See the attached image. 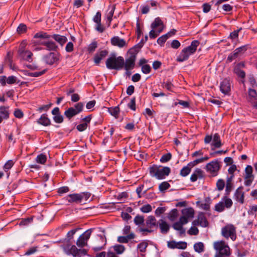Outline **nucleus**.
I'll list each match as a JSON object with an SVG mask.
<instances>
[{"mask_svg":"<svg viewBox=\"0 0 257 257\" xmlns=\"http://www.w3.org/2000/svg\"><path fill=\"white\" fill-rule=\"evenodd\" d=\"M106 67L109 70H120L123 65V57L111 53L105 62Z\"/></svg>","mask_w":257,"mask_h":257,"instance_id":"f257e3e1","label":"nucleus"},{"mask_svg":"<svg viewBox=\"0 0 257 257\" xmlns=\"http://www.w3.org/2000/svg\"><path fill=\"white\" fill-rule=\"evenodd\" d=\"M149 172L152 177L158 180H162L168 176L171 172V169L168 167H159L154 165L149 168Z\"/></svg>","mask_w":257,"mask_h":257,"instance_id":"f03ea898","label":"nucleus"},{"mask_svg":"<svg viewBox=\"0 0 257 257\" xmlns=\"http://www.w3.org/2000/svg\"><path fill=\"white\" fill-rule=\"evenodd\" d=\"M213 247L216 251L214 257H226L230 254V248L224 241L214 242Z\"/></svg>","mask_w":257,"mask_h":257,"instance_id":"7ed1b4c3","label":"nucleus"},{"mask_svg":"<svg viewBox=\"0 0 257 257\" xmlns=\"http://www.w3.org/2000/svg\"><path fill=\"white\" fill-rule=\"evenodd\" d=\"M138 52L139 50H137L136 48H132L128 50L127 53L129 56L125 60L123 59L122 69L127 70H132L135 68L137 55Z\"/></svg>","mask_w":257,"mask_h":257,"instance_id":"20e7f679","label":"nucleus"},{"mask_svg":"<svg viewBox=\"0 0 257 257\" xmlns=\"http://www.w3.org/2000/svg\"><path fill=\"white\" fill-rule=\"evenodd\" d=\"M145 225L147 227H141L140 229V232H142V234L144 235H147V233H151L154 231L158 227V223L155 216L152 215L149 216L147 218Z\"/></svg>","mask_w":257,"mask_h":257,"instance_id":"39448f33","label":"nucleus"},{"mask_svg":"<svg viewBox=\"0 0 257 257\" xmlns=\"http://www.w3.org/2000/svg\"><path fill=\"white\" fill-rule=\"evenodd\" d=\"M221 234L225 238H230L234 241L236 238V227L232 224H227L222 228Z\"/></svg>","mask_w":257,"mask_h":257,"instance_id":"423d86ee","label":"nucleus"},{"mask_svg":"<svg viewBox=\"0 0 257 257\" xmlns=\"http://www.w3.org/2000/svg\"><path fill=\"white\" fill-rule=\"evenodd\" d=\"M204 141L205 144H208L212 141L211 143L212 150H214L215 148H219L222 145L220 136L217 133L215 134L213 137L211 135H206Z\"/></svg>","mask_w":257,"mask_h":257,"instance_id":"0eeeda50","label":"nucleus"},{"mask_svg":"<svg viewBox=\"0 0 257 257\" xmlns=\"http://www.w3.org/2000/svg\"><path fill=\"white\" fill-rule=\"evenodd\" d=\"M233 204L232 201L231 199L225 196L222 199V201L216 204L215 206V210L219 212L224 211L225 208L227 209L230 208Z\"/></svg>","mask_w":257,"mask_h":257,"instance_id":"6e6552de","label":"nucleus"},{"mask_svg":"<svg viewBox=\"0 0 257 257\" xmlns=\"http://www.w3.org/2000/svg\"><path fill=\"white\" fill-rule=\"evenodd\" d=\"M220 167L219 161L215 160L207 164L206 165V169L207 172L211 174L212 176H215L217 175Z\"/></svg>","mask_w":257,"mask_h":257,"instance_id":"1a4fd4ad","label":"nucleus"},{"mask_svg":"<svg viewBox=\"0 0 257 257\" xmlns=\"http://www.w3.org/2000/svg\"><path fill=\"white\" fill-rule=\"evenodd\" d=\"M92 229H89L85 231L78 238L76 244L78 247H83L87 245V241L91 234Z\"/></svg>","mask_w":257,"mask_h":257,"instance_id":"9d476101","label":"nucleus"},{"mask_svg":"<svg viewBox=\"0 0 257 257\" xmlns=\"http://www.w3.org/2000/svg\"><path fill=\"white\" fill-rule=\"evenodd\" d=\"M45 62L50 65L58 63L60 60V55L58 53L50 52L43 57Z\"/></svg>","mask_w":257,"mask_h":257,"instance_id":"9b49d317","label":"nucleus"},{"mask_svg":"<svg viewBox=\"0 0 257 257\" xmlns=\"http://www.w3.org/2000/svg\"><path fill=\"white\" fill-rule=\"evenodd\" d=\"M192 224L194 226L200 225L204 227H207L208 225V222L204 213L203 212L199 213L197 219L192 222Z\"/></svg>","mask_w":257,"mask_h":257,"instance_id":"f8f14e48","label":"nucleus"},{"mask_svg":"<svg viewBox=\"0 0 257 257\" xmlns=\"http://www.w3.org/2000/svg\"><path fill=\"white\" fill-rule=\"evenodd\" d=\"M199 44L200 42L198 41L194 40L191 42L190 45L184 48V50L188 58L190 56L195 53Z\"/></svg>","mask_w":257,"mask_h":257,"instance_id":"ddd939ff","label":"nucleus"},{"mask_svg":"<svg viewBox=\"0 0 257 257\" xmlns=\"http://www.w3.org/2000/svg\"><path fill=\"white\" fill-rule=\"evenodd\" d=\"M18 53L22 59L30 62L32 61L33 53L30 51L25 50L23 47L19 48Z\"/></svg>","mask_w":257,"mask_h":257,"instance_id":"4468645a","label":"nucleus"},{"mask_svg":"<svg viewBox=\"0 0 257 257\" xmlns=\"http://www.w3.org/2000/svg\"><path fill=\"white\" fill-rule=\"evenodd\" d=\"M101 14L100 12H97L93 18V21L96 23L95 29L100 33H102L104 31V27L101 23Z\"/></svg>","mask_w":257,"mask_h":257,"instance_id":"2eb2a0df","label":"nucleus"},{"mask_svg":"<svg viewBox=\"0 0 257 257\" xmlns=\"http://www.w3.org/2000/svg\"><path fill=\"white\" fill-rule=\"evenodd\" d=\"M66 200L70 203H80L81 201L80 193L69 194L66 197Z\"/></svg>","mask_w":257,"mask_h":257,"instance_id":"dca6fc26","label":"nucleus"},{"mask_svg":"<svg viewBox=\"0 0 257 257\" xmlns=\"http://www.w3.org/2000/svg\"><path fill=\"white\" fill-rule=\"evenodd\" d=\"M221 91L224 94H228L230 91V84L229 79H224L220 83Z\"/></svg>","mask_w":257,"mask_h":257,"instance_id":"f3484780","label":"nucleus"},{"mask_svg":"<svg viewBox=\"0 0 257 257\" xmlns=\"http://www.w3.org/2000/svg\"><path fill=\"white\" fill-rule=\"evenodd\" d=\"M111 43L112 45L122 48L126 44V42L123 39L120 38L118 36H115L111 38Z\"/></svg>","mask_w":257,"mask_h":257,"instance_id":"a211bd4d","label":"nucleus"},{"mask_svg":"<svg viewBox=\"0 0 257 257\" xmlns=\"http://www.w3.org/2000/svg\"><path fill=\"white\" fill-rule=\"evenodd\" d=\"M242 187H238L235 191L234 193L235 199L237 201L241 204L244 203V192L242 191Z\"/></svg>","mask_w":257,"mask_h":257,"instance_id":"6ab92c4d","label":"nucleus"},{"mask_svg":"<svg viewBox=\"0 0 257 257\" xmlns=\"http://www.w3.org/2000/svg\"><path fill=\"white\" fill-rule=\"evenodd\" d=\"M158 226L162 234H167L170 229L169 224L164 220L160 219L158 222Z\"/></svg>","mask_w":257,"mask_h":257,"instance_id":"aec40b11","label":"nucleus"},{"mask_svg":"<svg viewBox=\"0 0 257 257\" xmlns=\"http://www.w3.org/2000/svg\"><path fill=\"white\" fill-rule=\"evenodd\" d=\"M108 54L106 50H102L97 53L94 57V61L96 64L98 65L101 60L105 58Z\"/></svg>","mask_w":257,"mask_h":257,"instance_id":"412c9836","label":"nucleus"},{"mask_svg":"<svg viewBox=\"0 0 257 257\" xmlns=\"http://www.w3.org/2000/svg\"><path fill=\"white\" fill-rule=\"evenodd\" d=\"M10 112L9 107H0V123L4 119H7L9 117Z\"/></svg>","mask_w":257,"mask_h":257,"instance_id":"4be33fe9","label":"nucleus"},{"mask_svg":"<svg viewBox=\"0 0 257 257\" xmlns=\"http://www.w3.org/2000/svg\"><path fill=\"white\" fill-rule=\"evenodd\" d=\"M136 235L133 232H131L126 236H119L117 237V241L120 243H127L131 239L135 238Z\"/></svg>","mask_w":257,"mask_h":257,"instance_id":"5701e85b","label":"nucleus"},{"mask_svg":"<svg viewBox=\"0 0 257 257\" xmlns=\"http://www.w3.org/2000/svg\"><path fill=\"white\" fill-rule=\"evenodd\" d=\"M37 122L44 126H48L51 124V121L47 117V115L46 114H43L40 118L37 120Z\"/></svg>","mask_w":257,"mask_h":257,"instance_id":"b1692460","label":"nucleus"},{"mask_svg":"<svg viewBox=\"0 0 257 257\" xmlns=\"http://www.w3.org/2000/svg\"><path fill=\"white\" fill-rule=\"evenodd\" d=\"M52 38L59 43L61 46L63 45L67 41V39L65 36L58 34H54L52 35Z\"/></svg>","mask_w":257,"mask_h":257,"instance_id":"393cba45","label":"nucleus"},{"mask_svg":"<svg viewBox=\"0 0 257 257\" xmlns=\"http://www.w3.org/2000/svg\"><path fill=\"white\" fill-rule=\"evenodd\" d=\"M183 216H186L188 219L192 218L194 217V210L192 208H187L182 210Z\"/></svg>","mask_w":257,"mask_h":257,"instance_id":"a878e982","label":"nucleus"},{"mask_svg":"<svg viewBox=\"0 0 257 257\" xmlns=\"http://www.w3.org/2000/svg\"><path fill=\"white\" fill-rule=\"evenodd\" d=\"M44 46L49 51H56L58 48V46L55 42L49 40H48L46 43H44Z\"/></svg>","mask_w":257,"mask_h":257,"instance_id":"bb28decb","label":"nucleus"},{"mask_svg":"<svg viewBox=\"0 0 257 257\" xmlns=\"http://www.w3.org/2000/svg\"><path fill=\"white\" fill-rule=\"evenodd\" d=\"M77 114L75 109L72 107H69L64 112L65 115L69 119Z\"/></svg>","mask_w":257,"mask_h":257,"instance_id":"cd10ccee","label":"nucleus"},{"mask_svg":"<svg viewBox=\"0 0 257 257\" xmlns=\"http://www.w3.org/2000/svg\"><path fill=\"white\" fill-rule=\"evenodd\" d=\"M173 227L174 229L179 231L180 235L184 234L185 230L183 227V225L179 221L175 222L173 225Z\"/></svg>","mask_w":257,"mask_h":257,"instance_id":"c85d7f7f","label":"nucleus"},{"mask_svg":"<svg viewBox=\"0 0 257 257\" xmlns=\"http://www.w3.org/2000/svg\"><path fill=\"white\" fill-rule=\"evenodd\" d=\"M252 172V167L250 165H247L245 169L244 178H254Z\"/></svg>","mask_w":257,"mask_h":257,"instance_id":"c756f323","label":"nucleus"},{"mask_svg":"<svg viewBox=\"0 0 257 257\" xmlns=\"http://www.w3.org/2000/svg\"><path fill=\"white\" fill-rule=\"evenodd\" d=\"M188 59V57L184 50V49L181 51L180 54L177 56L176 61L179 62H182L185 61H186Z\"/></svg>","mask_w":257,"mask_h":257,"instance_id":"7c9ffc66","label":"nucleus"},{"mask_svg":"<svg viewBox=\"0 0 257 257\" xmlns=\"http://www.w3.org/2000/svg\"><path fill=\"white\" fill-rule=\"evenodd\" d=\"M35 38H41L44 39H49L52 38V36L48 34L46 32H40L36 33L34 36Z\"/></svg>","mask_w":257,"mask_h":257,"instance_id":"2f4dec72","label":"nucleus"},{"mask_svg":"<svg viewBox=\"0 0 257 257\" xmlns=\"http://www.w3.org/2000/svg\"><path fill=\"white\" fill-rule=\"evenodd\" d=\"M194 250L196 252H197L198 253H201V252L204 251V244L201 242H199L196 243L194 245Z\"/></svg>","mask_w":257,"mask_h":257,"instance_id":"473e14b6","label":"nucleus"},{"mask_svg":"<svg viewBox=\"0 0 257 257\" xmlns=\"http://www.w3.org/2000/svg\"><path fill=\"white\" fill-rule=\"evenodd\" d=\"M162 86L164 88H166L169 91H172V88L174 87L172 83L171 80H170V79L167 80L166 81L163 82Z\"/></svg>","mask_w":257,"mask_h":257,"instance_id":"72a5a7b5","label":"nucleus"},{"mask_svg":"<svg viewBox=\"0 0 257 257\" xmlns=\"http://www.w3.org/2000/svg\"><path fill=\"white\" fill-rule=\"evenodd\" d=\"M114 250L117 254H121L125 250V247L123 245L116 244L113 246Z\"/></svg>","mask_w":257,"mask_h":257,"instance_id":"f704fd0d","label":"nucleus"},{"mask_svg":"<svg viewBox=\"0 0 257 257\" xmlns=\"http://www.w3.org/2000/svg\"><path fill=\"white\" fill-rule=\"evenodd\" d=\"M170 187V185L167 182H163L159 186V189L161 192H165L166 190Z\"/></svg>","mask_w":257,"mask_h":257,"instance_id":"c9c22d12","label":"nucleus"},{"mask_svg":"<svg viewBox=\"0 0 257 257\" xmlns=\"http://www.w3.org/2000/svg\"><path fill=\"white\" fill-rule=\"evenodd\" d=\"M47 158L45 155L43 154H41L37 156L36 161L41 164H44L46 162Z\"/></svg>","mask_w":257,"mask_h":257,"instance_id":"e433bc0d","label":"nucleus"},{"mask_svg":"<svg viewBox=\"0 0 257 257\" xmlns=\"http://www.w3.org/2000/svg\"><path fill=\"white\" fill-rule=\"evenodd\" d=\"M100 239L103 242V245L102 246H95L93 248V250L95 251H98L99 250H102L104 248V246L106 244V240L105 237H104L102 235H100Z\"/></svg>","mask_w":257,"mask_h":257,"instance_id":"4c0bfd02","label":"nucleus"},{"mask_svg":"<svg viewBox=\"0 0 257 257\" xmlns=\"http://www.w3.org/2000/svg\"><path fill=\"white\" fill-rule=\"evenodd\" d=\"M134 223L137 225L142 224L144 222V217L143 216L137 215L134 218Z\"/></svg>","mask_w":257,"mask_h":257,"instance_id":"58836bf2","label":"nucleus"},{"mask_svg":"<svg viewBox=\"0 0 257 257\" xmlns=\"http://www.w3.org/2000/svg\"><path fill=\"white\" fill-rule=\"evenodd\" d=\"M234 72L238 76L241 78H244L245 76V73L244 71L241 70L238 67H235L234 69Z\"/></svg>","mask_w":257,"mask_h":257,"instance_id":"ea45409f","label":"nucleus"},{"mask_svg":"<svg viewBox=\"0 0 257 257\" xmlns=\"http://www.w3.org/2000/svg\"><path fill=\"white\" fill-rule=\"evenodd\" d=\"M79 249L74 245H72L69 249L70 254H71L74 256H79Z\"/></svg>","mask_w":257,"mask_h":257,"instance_id":"a19ab883","label":"nucleus"},{"mask_svg":"<svg viewBox=\"0 0 257 257\" xmlns=\"http://www.w3.org/2000/svg\"><path fill=\"white\" fill-rule=\"evenodd\" d=\"M163 25V22L159 18H157L151 25V28L153 29L157 28V27L162 26Z\"/></svg>","mask_w":257,"mask_h":257,"instance_id":"79ce46f5","label":"nucleus"},{"mask_svg":"<svg viewBox=\"0 0 257 257\" xmlns=\"http://www.w3.org/2000/svg\"><path fill=\"white\" fill-rule=\"evenodd\" d=\"M191 169L189 168V166H185L180 171V174L181 176L183 177H186L187 176L190 172Z\"/></svg>","mask_w":257,"mask_h":257,"instance_id":"37998d69","label":"nucleus"},{"mask_svg":"<svg viewBox=\"0 0 257 257\" xmlns=\"http://www.w3.org/2000/svg\"><path fill=\"white\" fill-rule=\"evenodd\" d=\"M148 244L146 242H142L138 245V249H139L140 252H144L146 251V248L147 247Z\"/></svg>","mask_w":257,"mask_h":257,"instance_id":"c03bdc74","label":"nucleus"},{"mask_svg":"<svg viewBox=\"0 0 257 257\" xmlns=\"http://www.w3.org/2000/svg\"><path fill=\"white\" fill-rule=\"evenodd\" d=\"M177 216V210L176 209H172L168 214L169 219L173 221L175 219Z\"/></svg>","mask_w":257,"mask_h":257,"instance_id":"a18cd8bd","label":"nucleus"},{"mask_svg":"<svg viewBox=\"0 0 257 257\" xmlns=\"http://www.w3.org/2000/svg\"><path fill=\"white\" fill-rule=\"evenodd\" d=\"M207 200L209 201L210 199L209 198H206V202L200 203V207L206 211L209 210L210 209V202H207Z\"/></svg>","mask_w":257,"mask_h":257,"instance_id":"49530a36","label":"nucleus"},{"mask_svg":"<svg viewBox=\"0 0 257 257\" xmlns=\"http://www.w3.org/2000/svg\"><path fill=\"white\" fill-rule=\"evenodd\" d=\"M140 210L143 213H149L152 210V208L151 205L146 204L142 206Z\"/></svg>","mask_w":257,"mask_h":257,"instance_id":"de8ad7c7","label":"nucleus"},{"mask_svg":"<svg viewBox=\"0 0 257 257\" xmlns=\"http://www.w3.org/2000/svg\"><path fill=\"white\" fill-rule=\"evenodd\" d=\"M257 212V205H254L249 206V208L248 210V214L249 215L256 216V213Z\"/></svg>","mask_w":257,"mask_h":257,"instance_id":"09e8293b","label":"nucleus"},{"mask_svg":"<svg viewBox=\"0 0 257 257\" xmlns=\"http://www.w3.org/2000/svg\"><path fill=\"white\" fill-rule=\"evenodd\" d=\"M14 165V162L12 160H10L8 161L5 164L4 166V169L5 171H8Z\"/></svg>","mask_w":257,"mask_h":257,"instance_id":"8fccbe9b","label":"nucleus"},{"mask_svg":"<svg viewBox=\"0 0 257 257\" xmlns=\"http://www.w3.org/2000/svg\"><path fill=\"white\" fill-rule=\"evenodd\" d=\"M168 38L169 36H168V34L164 35L158 39L157 43L159 44L162 45L165 43Z\"/></svg>","mask_w":257,"mask_h":257,"instance_id":"3c124183","label":"nucleus"},{"mask_svg":"<svg viewBox=\"0 0 257 257\" xmlns=\"http://www.w3.org/2000/svg\"><path fill=\"white\" fill-rule=\"evenodd\" d=\"M171 154L169 153L163 155L160 159V161L162 163H165L169 161L171 159Z\"/></svg>","mask_w":257,"mask_h":257,"instance_id":"603ef678","label":"nucleus"},{"mask_svg":"<svg viewBox=\"0 0 257 257\" xmlns=\"http://www.w3.org/2000/svg\"><path fill=\"white\" fill-rule=\"evenodd\" d=\"M115 10V6H112L110 8V10L107 15V19L108 21L110 23L112 20V17L113 16L114 12Z\"/></svg>","mask_w":257,"mask_h":257,"instance_id":"864d4df0","label":"nucleus"},{"mask_svg":"<svg viewBox=\"0 0 257 257\" xmlns=\"http://www.w3.org/2000/svg\"><path fill=\"white\" fill-rule=\"evenodd\" d=\"M5 61L6 63L9 64V65L11 69H14V66L13 65L12 60L10 52H9L8 53L7 56L6 57Z\"/></svg>","mask_w":257,"mask_h":257,"instance_id":"5fc2aeb1","label":"nucleus"},{"mask_svg":"<svg viewBox=\"0 0 257 257\" xmlns=\"http://www.w3.org/2000/svg\"><path fill=\"white\" fill-rule=\"evenodd\" d=\"M74 106L75 111L78 114L82 111L83 108L84 107V104L82 102H80L76 104Z\"/></svg>","mask_w":257,"mask_h":257,"instance_id":"6e6d98bb","label":"nucleus"},{"mask_svg":"<svg viewBox=\"0 0 257 257\" xmlns=\"http://www.w3.org/2000/svg\"><path fill=\"white\" fill-rule=\"evenodd\" d=\"M109 111L112 115L116 116L119 113V108L117 106L113 108H110Z\"/></svg>","mask_w":257,"mask_h":257,"instance_id":"4d7b16f0","label":"nucleus"},{"mask_svg":"<svg viewBox=\"0 0 257 257\" xmlns=\"http://www.w3.org/2000/svg\"><path fill=\"white\" fill-rule=\"evenodd\" d=\"M53 118L54 121L58 123H62L63 121V117L61 113L54 115Z\"/></svg>","mask_w":257,"mask_h":257,"instance_id":"13d9d810","label":"nucleus"},{"mask_svg":"<svg viewBox=\"0 0 257 257\" xmlns=\"http://www.w3.org/2000/svg\"><path fill=\"white\" fill-rule=\"evenodd\" d=\"M128 107L133 110H136V98L133 97L131 99V101L127 104Z\"/></svg>","mask_w":257,"mask_h":257,"instance_id":"bf43d9fd","label":"nucleus"},{"mask_svg":"<svg viewBox=\"0 0 257 257\" xmlns=\"http://www.w3.org/2000/svg\"><path fill=\"white\" fill-rule=\"evenodd\" d=\"M52 105V104L50 103L48 104L42 105L38 108V111L40 112H42L43 111H47L49 110Z\"/></svg>","mask_w":257,"mask_h":257,"instance_id":"052dcab7","label":"nucleus"},{"mask_svg":"<svg viewBox=\"0 0 257 257\" xmlns=\"http://www.w3.org/2000/svg\"><path fill=\"white\" fill-rule=\"evenodd\" d=\"M199 233L198 229L195 227L192 226L188 231V233L190 235H197Z\"/></svg>","mask_w":257,"mask_h":257,"instance_id":"680f3d73","label":"nucleus"},{"mask_svg":"<svg viewBox=\"0 0 257 257\" xmlns=\"http://www.w3.org/2000/svg\"><path fill=\"white\" fill-rule=\"evenodd\" d=\"M166 209L165 207H158L155 210V214L157 216H160L161 214L164 213L166 211Z\"/></svg>","mask_w":257,"mask_h":257,"instance_id":"e2e57ef3","label":"nucleus"},{"mask_svg":"<svg viewBox=\"0 0 257 257\" xmlns=\"http://www.w3.org/2000/svg\"><path fill=\"white\" fill-rule=\"evenodd\" d=\"M27 30V26L26 25L21 24L17 28V32L19 34H22L25 33Z\"/></svg>","mask_w":257,"mask_h":257,"instance_id":"0e129e2a","label":"nucleus"},{"mask_svg":"<svg viewBox=\"0 0 257 257\" xmlns=\"http://www.w3.org/2000/svg\"><path fill=\"white\" fill-rule=\"evenodd\" d=\"M151 71V68L148 64H145L142 67V71L144 74H149Z\"/></svg>","mask_w":257,"mask_h":257,"instance_id":"69168bd1","label":"nucleus"},{"mask_svg":"<svg viewBox=\"0 0 257 257\" xmlns=\"http://www.w3.org/2000/svg\"><path fill=\"white\" fill-rule=\"evenodd\" d=\"M81 202L83 199L87 201L90 197L91 194L89 192H81L80 193Z\"/></svg>","mask_w":257,"mask_h":257,"instance_id":"338daca9","label":"nucleus"},{"mask_svg":"<svg viewBox=\"0 0 257 257\" xmlns=\"http://www.w3.org/2000/svg\"><path fill=\"white\" fill-rule=\"evenodd\" d=\"M224 182L223 180L219 179L217 181L216 183V186L217 187V189L221 191L222 190L224 187Z\"/></svg>","mask_w":257,"mask_h":257,"instance_id":"774afa93","label":"nucleus"}]
</instances>
